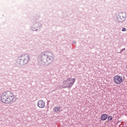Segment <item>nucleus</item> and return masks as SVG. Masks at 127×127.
I'll use <instances>...</instances> for the list:
<instances>
[{"mask_svg":"<svg viewBox=\"0 0 127 127\" xmlns=\"http://www.w3.org/2000/svg\"><path fill=\"white\" fill-rule=\"evenodd\" d=\"M74 83L75 79L72 78H67L65 81L63 82L64 85L66 88H71Z\"/></svg>","mask_w":127,"mask_h":127,"instance_id":"nucleus-2","label":"nucleus"},{"mask_svg":"<svg viewBox=\"0 0 127 127\" xmlns=\"http://www.w3.org/2000/svg\"><path fill=\"white\" fill-rule=\"evenodd\" d=\"M127 30V29L126 28H124L122 29V31H126Z\"/></svg>","mask_w":127,"mask_h":127,"instance_id":"nucleus-11","label":"nucleus"},{"mask_svg":"<svg viewBox=\"0 0 127 127\" xmlns=\"http://www.w3.org/2000/svg\"><path fill=\"white\" fill-rule=\"evenodd\" d=\"M14 99V95L10 91H7L2 94L1 97V101L5 104L12 103Z\"/></svg>","mask_w":127,"mask_h":127,"instance_id":"nucleus-1","label":"nucleus"},{"mask_svg":"<svg viewBox=\"0 0 127 127\" xmlns=\"http://www.w3.org/2000/svg\"><path fill=\"white\" fill-rule=\"evenodd\" d=\"M54 110L56 113H59L60 112V107H55Z\"/></svg>","mask_w":127,"mask_h":127,"instance_id":"nucleus-9","label":"nucleus"},{"mask_svg":"<svg viewBox=\"0 0 127 127\" xmlns=\"http://www.w3.org/2000/svg\"><path fill=\"white\" fill-rule=\"evenodd\" d=\"M118 21H124L125 20V17L123 16V13L120 14L117 17Z\"/></svg>","mask_w":127,"mask_h":127,"instance_id":"nucleus-6","label":"nucleus"},{"mask_svg":"<svg viewBox=\"0 0 127 127\" xmlns=\"http://www.w3.org/2000/svg\"><path fill=\"white\" fill-rule=\"evenodd\" d=\"M100 119L101 121H106L108 119V115L107 114H102Z\"/></svg>","mask_w":127,"mask_h":127,"instance_id":"nucleus-7","label":"nucleus"},{"mask_svg":"<svg viewBox=\"0 0 127 127\" xmlns=\"http://www.w3.org/2000/svg\"><path fill=\"white\" fill-rule=\"evenodd\" d=\"M108 122H112V121H113V117L112 116H108Z\"/></svg>","mask_w":127,"mask_h":127,"instance_id":"nucleus-10","label":"nucleus"},{"mask_svg":"<svg viewBox=\"0 0 127 127\" xmlns=\"http://www.w3.org/2000/svg\"><path fill=\"white\" fill-rule=\"evenodd\" d=\"M38 107H39V108H44V107H45V103L43 101L40 100L38 102Z\"/></svg>","mask_w":127,"mask_h":127,"instance_id":"nucleus-5","label":"nucleus"},{"mask_svg":"<svg viewBox=\"0 0 127 127\" xmlns=\"http://www.w3.org/2000/svg\"><path fill=\"white\" fill-rule=\"evenodd\" d=\"M113 82L116 85H121L124 82V78L120 75H115L113 77Z\"/></svg>","mask_w":127,"mask_h":127,"instance_id":"nucleus-3","label":"nucleus"},{"mask_svg":"<svg viewBox=\"0 0 127 127\" xmlns=\"http://www.w3.org/2000/svg\"><path fill=\"white\" fill-rule=\"evenodd\" d=\"M45 55H46V56H47V60H52V57L48 56V54H47V53H46L44 55V56H45Z\"/></svg>","mask_w":127,"mask_h":127,"instance_id":"nucleus-8","label":"nucleus"},{"mask_svg":"<svg viewBox=\"0 0 127 127\" xmlns=\"http://www.w3.org/2000/svg\"><path fill=\"white\" fill-rule=\"evenodd\" d=\"M18 59L20 60V63H21V64H26L29 60V56L27 55L21 56L18 57Z\"/></svg>","mask_w":127,"mask_h":127,"instance_id":"nucleus-4","label":"nucleus"}]
</instances>
